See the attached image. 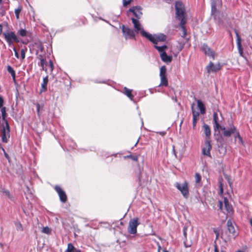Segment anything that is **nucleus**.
<instances>
[{"mask_svg":"<svg viewBox=\"0 0 252 252\" xmlns=\"http://www.w3.org/2000/svg\"><path fill=\"white\" fill-rule=\"evenodd\" d=\"M213 124L215 132L218 131V134H220V130H221L222 131V134L224 137H230L232 135V133L236 131V126H234L232 123L229 125V126L227 128L224 126H221L219 122L218 116L217 112L213 113Z\"/></svg>","mask_w":252,"mask_h":252,"instance_id":"obj_1","label":"nucleus"},{"mask_svg":"<svg viewBox=\"0 0 252 252\" xmlns=\"http://www.w3.org/2000/svg\"><path fill=\"white\" fill-rule=\"evenodd\" d=\"M176 17L180 20V26L182 29L183 33L181 35L182 37L185 38L187 34L186 30L185 25L186 23L185 19V8L183 2L180 1H177L175 3Z\"/></svg>","mask_w":252,"mask_h":252,"instance_id":"obj_2","label":"nucleus"},{"mask_svg":"<svg viewBox=\"0 0 252 252\" xmlns=\"http://www.w3.org/2000/svg\"><path fill=\"white\" fill-rule=\"evenodd\" d=\"M141 35L155 44H157L158 41H164L166 40V36L161 33L152 35L145 31H142Z\"/></svg>","mask_w":252,"mask_h":252,"instance_id":"obj_3","label":"nucleus"},{"mask_svg":"<svg viewBox=\"0 0 252 252\" xmlns=\"http://www.w3.org/2000/svg\"><path fill=\"white\" fill-rule=\"evenodd\" d=\"M227 231L222 234V237L225 239V241L230 240L231 238H235L237 235L234 226L230 220L227 221Z\"/></svg>","mask_w":252,"mask_h":252,"instance_id":"obj_4","label":"nucleus"},{"mask_svg":"<svg viewBox=\"0 0 252 252\" xmlns=\"http://www.w3.org/2000/svg\"><path fill=\"white\" fill-rule=\"evenodd\" d=\"M3 35L9 46H11L14 42L19 43L20 41L14 32L5 31L3 33Z\"/></svg>","mask_w":252,"mask_h":252,"instance_id":"obj_5","label":"nucleus"},{"mask_svg":"<svg viewBox=\"0 0 252 252\" xmlns=\"http://www.w3.org/2000/svg\"><path fill=\"white\" fill-rule=\"evenodd\" d=\"M1 136L3 142H8L10 137V126L8 123H6V124L1 123Z\"/></svg>","mask_w":252,"mask_h":252,"instance_id":"obj_6","label":"nucleus"},{"mask_svg":"<svg viewBox=\"0 0 252 252\" xmlns=\"http://www.w3.org/2000/svg\"><path fill=\"white\" fill-rule=\"evenodd\" d=\"M175 186L180 191L181 193L185 198H188L189 196V184L185 181L183 184L176 183Z\"/></svg>","mask_w":252,"mask_h":252,"instance_id":"obj_7","label":"nucleus"},{"mask_svg":"<svg viewBox=\"0 0 252 252\" xmlns=\"http://www.w3.org/2000/svg\"><path fill=\"white\" fill-rule=\"evenodd\" d=\"M140 224L138 218H134L131 220L128 223L127 231L129 234H135L137 232V227Z\"/></svg>","mask_w":252,"mask_h":252,"instance_id":"obj_8","label":"nucleus"},{"mask_svg":"<svg viewBox=\"0 0 252 252\" xmlns=\"http://www.w3.org/2000/svg\"><path fill=\"white\" fill-rule=\"evenodd\" d=\"M122 30L126 39L135 38V32L133 30L123 25Z\"/></svg>","mask_w":252,"mask_h":252,"instance_id":"obj_9","label":"nucleus"},{"mask_svg":"<svg viewBox=\"0 0 252 252\" xmlns=\"http://www.w3.org/2000/svg\"><path fill=\"white\" fill-rule=\"evenodd\" d=\"M220 65L219 63L214 64L213 63L210 62L206 66V70L208 73L211 72H216L220 69Z\"/></svg>","mask_w":252,"mask_h":252,"instance_id":"obj_10","label":"nucleus"},{"mask_svg":"<svg viewBox=\"0 0 252 252\" xmlns=\"http://www.w3.org/2000/svg\"><path fill=\"white\" fill-rule=\"evenodd\" d=\"M55 189L58 192L60 197V200L62 202H65L67 200V196L65 192L59 187L56 186L55 187Z\"/></svg>","mask_w":252,"mask_h":252,"instance_id":"obj_11","label":"nucleus"},{"mask_svg":"<svg viewBox=\"0 0 252 252\" xmlns=\"http://www.w3.org/2000/svg\"><path fill=\"white\" fill-rule=\"evenodd\" d=\"M205 147L202 149V154L208 157H211L210 150L212 149V146L210 142L208 140H206L205 142Z\"/></svg>","mask_w":252,"mask_h":252,"instance_id":"obj_12","label":"nucleus"},{"mask_svg":"<svg viewBox=\"0 0 252 252\" xmlns=\"http://www.w3.org/2000/svg\"><path fill=\"white\" fill-rule=\"evenodd\" d=\"M202 50L207 56L212 57L213 59L215 58L214 52L208 46L207 44H203L202 47Z\"/></svg>","mask_w":252,"mask_h":252,"instance_id":"obj_13","label":"nucleus"},{"mask_svg":"<svg viewBox=\"0 0 252 252\" xmlns=\"http://www.w3.org/2000/svg\"><path fill=\"white\" fill-rule=\"evenodd\" d=\"M132 22L134 25V28L135 29V32L136 33H138V32H140V33L141 34V32L142 31H144L143 29L142 28L141 25L139 22L138 20L135 19L134 18H131Z\"/></svg>","mask_w":252,"mask_h":252,"instance_id":"obj_14","label":"nucleus"},{"mask_svg":"<svg viewBox=\"0 0 252 252\" xmlns=\"http://www.w3.org/2000/svg\"><path fill=\"white\" fill-rule=\"evenodd\" d=\"M223 203L224 205V209L226 210L227 214L229 215H231L233 214V209L232 206L229 205L228 200L226 197L223 198Z\"/></svg>","mask_w":252,"mask_h":252,"instance_id":"obj_15","label":"nucleus"},{"mask_svg":"<svg viewBox=\"0 0 252 252\" xmlns=\"http://www.w3.org/2000/svg\"><path fill=\"white\" fill-rule=\"evenodd\" d=\"M141 8L139 6H135L132 8H131L129 9V11L133 13V14L135 15V16L139 19L141 17L142 13L141 12Z\"/></svg>","mask_w":252,"mask_h":252,"instance_id":"obj_16","label":"nucleus"},{"mask_svg":"<svg viewBox=\"0 0 252 252\" xmlns=\"http://www.w3.org/2000/svg\"><path fill=\"white\" fill-rule=\"evenodd\" d=\"M192 112L193 116L192 126L193 128H194L199 119V113L194 109L193 106H192Z\"/></svg>","mask_w":252,"mask_h":252,"instance_id":"obj_17","label":"nucleus"},{"mask_svg":"<svg viewBox=\"0 0 252 252\" xmlns=\"http://www.w3.org/2000/svg\"><path fill=\"white\" fill-rule=\"evenodd\" d=\"M236 35V41H237V45L238 49L239 52L240 54L242 56L243 54V49L241 45V40L239 36V33L237 31H235Z\"/></svg>","mask_w":252,"mask_h":252,"instance_id":"obj_18","label":"nucleus"},{"mask_svg":"<svg viewBox=\"0 0 252 252\" xmlns=\"http://www.w3.org/2000/svg\"><path fill=\"white\" fill-rule=\"evenodd\" d=\"M160 57L161 60L166 63H170L172 60V56L167 55L166 52H163L160 54Z\"/></svg>","mask_w":252,"mask_h":252,"instance_id":"obj_19","label":"nucleus"},{"mask_svg":"<svg viewBox=\"0 0 252 252\" xmlns=\"http://www.w3.org/2000/svg\"><path fill=\"white\" fill-rule=\"evenodd\" d=\"M0 109V112L1 113V117H2V122H1V123H4V124H6V123H8V121L6 120L7 114L6 111V107H3Z\"/></svg>","mask_w":252,"mask_h":252,"instance_id":"obj_20","label":"nucleus"},{"mask_svg":"<svg viewBox=\"0 0 252 252\" xmlns=\"http://www.w3.org/2000/svg\"><path fill=\"white\" fill-rule=\"evenodd\" d=\"M203 128L204 130V132L206 136V140H208L210 138L211 136V129L209 126L205 124H204L203 126Z\"/></svg>","mask_w":252,"mask_h":252,"instance_id":"obj_21","label":"nucleus"},{"mask_svg":"<svg viewBox=\"0 0 252 252\" xmlns=\"http://www.w3.org/2000/svg\"><path fill=\"white\" fill-rule=\"evenodd\" d=\"M48 82V76L43 78V82L41 84V88L40 91V93H42V92H45L47 90V85Z\"/></svg>","mask_w":252,"mask_h":252,"instance_id":"obj_22","label":"nucleus"},{"mask_svg":"<svg viewBox=\"0 0 252 252\" xmlns=\"http://www.w3.org/2000/svg\"><path fill=\"white\" fill-rule=\"evenodd\" d=\"M197 103L198 108L199 109L200 113L202 114H204L206 112V109L202 101L200 100H197Z\"/></svg>","mask_w":252,"mask_h":252,"instance_id":"obj_23","label":"nucleus"},{"mask_svg":"<svg viewBox=\"0 0 252 252\" xmlns=\"http://www.w3.org/2000/svg\"><path fill=\"white\" fill-rule=\"evenodd\" d=\"M40 65L42 67V69L45 71H47L48 68L47 67L48 65V63L42 58L40 59Z\"/></svg>","mask_w":252,"mask_h":252,"instance_id":"obj_24","label":"nucleus"},{"mask_svg":"<svg viewBox=\"0 0 252 252\" xmlns=\"http://www.w3.org/2000/svg\"><path fill=\"white\" fill-rule=\"evenodd\" d=\"M183 234H184V246L186 248H189L191 246L192 243L191 242H188L187 240V231H183Z\"/></svg>","mask_w":252,"mask_h":252,"instance_id":"obj_25","label":"nucleus"},{"mask_svg":"<svg viewBox=\"0 0 252 252\" xmlns=\"http://www.w3.org/2000/svg\"><path fill=\"white\" fill-rule=\"evenodd\" d=\"M154 47L158 51L160 54L163 52H165V50L167 48V46L165 45L159 46H157V44H155Z\"/></svg>","mask_w":252,"mask_h":252,"instance_id":"obj_26","label":"nucleus"},{"mask_svg":"<svg viewBox=\"0 0 252 252\" xmlns=\"http://www.w3.org/2000/svg\"><path fill=\"white\" fill-rule=\"evenodd\" d=\"M125 94L128 97L130 100H132L133 98V95L131 94L132 90L127 89L126 87L124 88Z\"/></svg>","mask_w":252,"mask_h":252,"instance_id":"obj_27","label":"nucleus"},{"mask_svg":"<svg viewBox=\"0 0 252 252\" xmlns=\"http://www.w3.org/2000/svg\"><path fill=\"white\" fill-rule=\"evenodd\" d=\"M7 70L8 72L11 74L12 77V78L14 80H15L16 74L15 71L13 69V68L10 65H8L7 67Z\"/></svg>","mask_w":252,"mask_h":252,"instance_id":"obj_28","label":"nucleus"},{"mask_svg":"<svg viewBox=\"0 0 252 252\" xmlns=\"http://www.w3.org/2000/svg\"><path fill=\"white\" fill-rule=\"evenodd\" d=\"M160 83L159 86H167L168 85V81L166 76H160Z\"/></svg>","mask_w":252,"mask_h":252,"instance_id":"obj_29","label":"nucleus"},{"mask_svg":"<svg viewBox=\"0 0 252 252\" xmlns=\"http://www.w3.org/2000/svg\"><path fill=\"white\" fill-rule=\"evenodd\" d=\"M235 134V138L236 139L237 138H238L239 139V143H241V144H243V140H242V138L241 137L240 134H239V131L237 130V128H236V131L235 132L232 133V135L233 134Z\"/></svg>","mask_w":252,"mask_h":252,"instance_id":"obj_30","label":"nucleus"},{"mask_svg":"<svg viewBox=\"0 0 252 252\" xmlns=\"http://www.w3.org/2000/svg\"><path fill=\"white\" fill-rule=\"evenodd\" d=\"M36 107V111L37 115L39 117L40 116V110H42L43 108V104L40 105V104L37 103L35 104Z\"/></svg>","mask_w":252,"mask_h":252,"instance_id":"obj_31","label":"nucleus"},{"mask_svg":"<svg viewBox=\"0 0 252 252\" xmlns=\"http://www.w3.org/2000/svg\"><path fill=\"white\" fill-rule=\"evenodd\" d=\"M166 68L165 66H162L160 68V76H166Z\"/></svg>","mask_w":252,"mask_h":252,"instance_id":"obj_32","label":"nucleus"},{"mask_svg":"<svg viewBox=\"0 0 252 252\" xmlns=\"http://www.w3.org/2000/svg\"><path fill=\"white\" fill-rule=\"evenodd\" d=\"M75 250L74 247L71 243H69L67 245V249L64 252H73Z\"/></svg>","mask_w":252,"mask_h":252,"instance_id":"obj_33","label":"nucleus"},{"mask_svg":"<svg viewBox=\"0 0 252 252\" xmlns=\"http://www.w3.org/2000/svg\"><path fill=\"white\" fill-rule=\"evenodd\" d=\"M22 10V6H19L16 9H15V14L16 15V19L18 20L19 19V14Z\"/></svg>","mask_w":252,"mask_h":252,"instance_id":"obj_34","label":"nucleus"},{"mask_svg":"<svg viewBox=\"0 0 252 252\" xmlns=\"http://www.w3.org/2000/svg\"><path fill=\"white\" fill-rule=\"evenodd\" d=\"M15 225L16 226V229L18 231H22L23 230L22 225L19 221H15Z\"/></svg>","mask_w":252,"mask_h":252,"instance_id":"obj_35","label":"nucleus"},{"mask_svg":"<svg viewBox=\"0 0 252 252\" xmlns=\"http://www.w3.org/2000/svg\"><path fill=\"white\" fill-rule=\"evenodd\" d=\"M18 33L22 37H25L27 36V32L26 30L22 29L18 31Z\"/></svg>","mask_w":252,"mask_h":252,"instance_id":"obj_36","label":"nucleus"},{"mask_svg":"<svg viewBox=\"0 0 252 252\" xmlns=\"http://www.w3.org/2000/svg\"><path fill=\"white\" fill-rule=\"evenodd\" d=\"M42 232L47 234H50L51 232V229L49 228L48 227H44L42 230Z\"/></svg>","mask_w":252,"mask_h":252,"instance_id":"obj_37","label":"nucleus"},{"mask_svg":"<svg viewBox=\"0 0 252 252\" xmlns=\"http://www.w3.org/2000/svg\"><path fill=\"white\" fill-rule=\"evenodd\" d=\"M201 180V177L198 173L195 175V181L196 183H199Z\"/></svg>","mask_w":252,"mask_h":252,"instance_id":"obj_38","label":"nucleus"},{"mask_svg":"<svg viewBox=\"0 0 252 252\" xmlns=\"http://www.w3.org/2000/svg\"><path fill=\"white\" fill-rule=\"evenodd\" d=\"M2 192L3 195H5L7 197H8L10 199H12V196H11L10 192L7 190H3Z\"/></svg>","mask_w":252,"mask_h":252,"instance_id":"obj_39","label":"nucleus"},{"mask_svg":"<svg viewBox=\"0 0 252 252\" xmlns=\"http://www.w3.org/2000/svg\"><path fill=\"white\" fill-rule=\"evenodd\" d=\"M26 51V49H22L21 50V57L22 59H25Z\"/></svg>","mask_w":252,"mask_h":252,"instance_id":"obj_40","label":"nucleus"},{"mask_svg":"<svg viewBox=\"0 0 252 252\" xmlns=\"http://www.w3.org/2000/svg\"><path fill=\"white\" fill-rule=\"evenodd\" d=\"M47 66L50 69V71H52L53 69V64L51 60H50L49 63H48V65H47Z\"/></svg>","mask_w":252,"mask_h":252,"instance_id":"obj_41","label":"nucleus"},{"mask_svg":"<svg viewBox=\"0 0 252 252\" xmlns=\"http://www.w3.org/2000/svg\"><path fill=\"white\" fill-rule=\"evenodd\" d=\"M123 0V5L124 6H127L128 4H129L131 0Z\"/></svg>","mask_w":252,"mask_h":252,"instance_id":"obj_42","label":"nucleus"},{"mask_svg":"<svg viewBox=\"0 0 252 252\" xmlns=\"http://www.w3.org/2000/svg\"><path fill=\"white\" fill-rule=\"evenodd\" d=\"M3 103H4L3 99L2 97L0 95V108L3 107Z\"/></svg>","mask_w":252,"mask_h":252,"instance_id":"obj_43","label":"nucleus"},{"mask_svg":"<svg viewBox=\"0 0 252 252\" xmlns=\"http://www.w3.org/2000/svg\"><path fill=\"white\" fill-rule=\"evenodd\" d=\"M216 10V6L215 3L213 2L212 3V12H213Z\"/></svg>","mask_w":252,"mask_h":252,"instance_id":"obj_44","label":"nucleus"},{"mask_svg":"<svg viewBox=\"0 0 252 252\" xmlns=\"http://www.w3.org/2000/svg\"><path fill=\"white\" fill-rule=\"evenodd\" d=\"M214 232L216 234V239H218V237L219 236V233L218 230L217 229L215 228L214 229Z\"/></svg>","mask_w":252,"mask_h":252,"instance_id":"obj_45","label":"nucleus"},{"mask_svg":"<svg viewBox=\"0 0 252 252\" xmlns=\"http://www.w3.org/2000/svg\"><path fill=\"white\" fill-rule=\"evenodd\" d=\"M13 51H14V53H15V57H16L17 59H19V54H18V52H17V50H16V48H15V47H13Z\"/></svg>","mask_w":252,"mask_h":252,"instance_id":"obj_46","label":"nucleus"},{"mask_svg":"<svg viewBox=\"0 0 252 252\" xmlns=\"http://www.w3.org/2000/svg\"><path fill=\"white\" fill-rule=\"evenodd\" d=\"M180 45L179 51H180L183 48V47H184V46L185 45V44L184 43H180Z\"/></svg>","mask_w":252,"mask_h":252,"instance_id":"obj_47","label":"nucleus"},{"mask_svg":"<svg viewBox=\"0 0 252 252\" xmlns=\"http://www.w3.org/2000/svg\"><path fill=\"white\" fill-rule=\"evenodd\" d=\"M180 45L179 51H180L183 48V47H184V46L185 45V44L184 43H180Z\"/></svg>","mask_w":252,"mask_h":252,"instance_id":"obj_48","label":"nucleus"},{"mask_svg":"<svg viewBox=\"0 0 252 252\" xmlns=\"http://www.w3.org/2000/svg\"><path fill=\"white\" fill-rule=\"evenodd\" d=\"M188 228V224H185L184 226V227H183V231H187Z\"/></svg>","mask_w":252,"mask_h":252,"instance_id":"obj_49","label":"nucleus"},{"mask_svg":"<svg viewBox=\"0 0 252 252\" xmlns=\"http://www.w3.org/2000/svg\"><path fill=\"white\" fill-rule=\"evenodd\" d=\"M2 151H3V152H4V156H5V157L7 158H8V156L7 154V153H6V152H5V150H4V149L3 148H2Z\"/></svg>","mask_w":252,"mask_h":252,"instance_id":"obj_50","label":"nucleus"},{"mask_svg":"<svg viewBox=\"0 0 252 252\" xmlns=\"http://www.w3.org/2000/svg\"><path fill=\"white\" fill-rule=\"evenodd\" d=\"M223 203L221 201H220V208L222 210Z\"/></svg>","mask_w":252,"mask_h":252,"instance_id":"obj_51","label":"nucleus"},{"mask_svg":"<svg viewBox=\"0 0 252 252\" xmlns=\"http://www.w3.org/2000/svg\"><path fill=\"white\" fill-rule=\"evenodd\" d=\"M2 33V26L0 24V35H1Z\"/></svg>","mask_w":252,"mask_h":252,"instance_id":"obj_52","label":"nucleus"},{"mask_svg":"<svg viewBox=\"0 0 252 252\" xmlns=\"http://www.w3.org/2000/svg\"><path fill=\"white\" fill-rule=\"evenodd\" d=\"M157 245L158 246V252H160V251L161 250V246H160L158 243H157Z\"/></svg>","mask_w":252,"mask_h":252,"instance_id":"obj_53","label":"nucleus"},{"mask_svg":"<svg viewBox=\"0 0 252 252\" xmlns=\"http://www.w3.org/2000/svg\"><path fill=\"white\" fill-rule=\"evenodd\" d=\"M0 14L1 16H4L5 14V11H1L0 12Z\"/></svg>","mask_w":252,"mask_h":252,"instance_id":"obj_54","label":"nucleus"},{"mask_svg":"<svg viewBox=\"0 0 252 252\" xmlns=\"http://www.w3.org/2000/svg\"><path fill=\"white\" fill-rule=\"evenodd\" d=\"M220 192L221 193H222V192H223V189H222V187L221 185L220 187Z\"/></svg>","mask_w":252,"mask_h":252,"instance_id":"obj_55","label":"nucleus"},{"mask_svg":"<svg viewBox=\"0 0 252 252\" xmlns=\"http://www.w3.org/2000/svg\"><path fill=\"white\" fill-rule=\"evenodd\" d=\"M73 252H81V251L80 250L75 249Z\"/></svg>","mask_w":252,"mask_h":252,"instance_id":"obj_56","label":"nucleus"},{"mask_svg":"<svg viewBox=\"0 0 252 252\" xmlns=\"http://www.w3.org/2000/svg\"><path fill=\"white\" fill-rule=\"evenodd\" d=\"M165 132H163V131L159 132V134H160V135H164V134H165Z\"/></svg>","mask_w":252,"mask_h":252,"instance_id":"obj_57","label":"nucleus"},{"mask_svg":"<svg viewBox=\"0 0 252 252\" xmlns=\"http://www.w3.org/2000/svg\"><path fill=\"white\" fill-rule=\"evenodd\" d=\"M215 252H219L217 247L215 248Z\"/></svg>","mask_w":252,"mask_h":252,"instance_id":"obj_58","label":"nucleus"},{"mask_svg":"<svg viewBox=\"0 0 252 252\" xmlns=\"http://www.w3.org/2000/svg\"><path fill=\"white\" fill-rule=\"evenodd\" d=\"M250 222L251 225L252 226V218L251 219Z\"/></svg>","mask_w":252,"mask_h":252,"instance_id":"obj_59","label":"nucleus"},{"mask_svg":"<svg viewBox=\"0 0 252 252\" xmlns=\"http://www.w3.org/2000/svg\"><path fill=\"white\" fill-rule=\"evenodd\" d=\"M162 251L163 252H168L166 249H163Z\"/></svg>","mask_w":252,"mask_h":252,"instance_id":"obj_60","label":"nucleus"},{"mask_svg":"<svg viewBox=\"0 0 252 252\" xmlns=\"http://www.w3.org/2000/svg\"><path fill=\"white\" fill-rule=\"evenodd\" d=\"M133 160H137V158H133Z\"/></svg>","mask_w":252,"mask_h":252,"instance_id":"obj_61","label":"nucleus"},{"mask_svg":"<svg viewBox=\"0 0 252 252\" xmlns=\"http://www.w3.org/2000/svg\"><path fill=\"white\" fill-rule=\"evenodd\" d=\"M243 252V251H237V252Z\"/></svg>","mask_w":252,"mask_h":252,"instance_id":"obj_62","label":"nucleus"},{"mask_svg":"<svg viewBox=\"0 0 252 252\" xmlns=\"http://www.w3.org/2000/svg\"><path fill=\"white\" fill-rule=\"evenodd\" d=\"M138 143V141H137V142L135 143V146H136V145H137V143Z\"/></svg>","mask_w":252,"mask_h":252,"instance_id":"obj_63","label":"nucleus"},{"mask_svg":"<svg viewBox=\"0 0 252 252\" xmlns=\"http://www.w3.org/2000/svg\"><path fill=\"white\" fill-rule=\"evenodd\" d=\"M221 252H225V251H222Z\"/></svg>","mask_w":252,"mask_h":252,"instance_id":"obj_64","label":"nucleus"}]
</instances>
